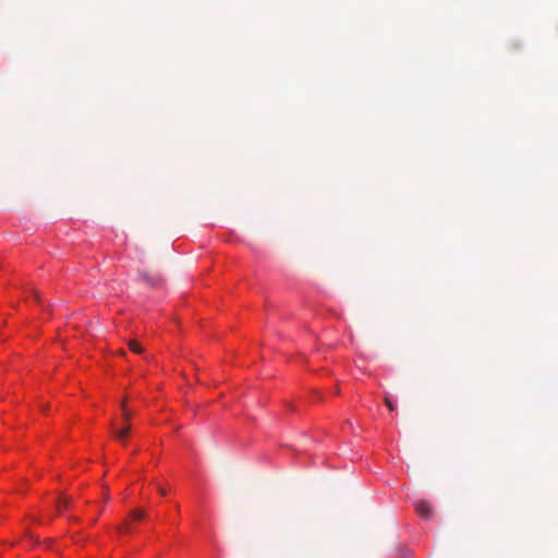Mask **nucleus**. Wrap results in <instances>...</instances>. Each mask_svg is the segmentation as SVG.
I'll return each instance as SVG.
<instances>
[{
  "mask_svg": "<svg viewBox=\"0 0 558 558\" xmlns=\"http://www.w3.org/2000/svg\"><path fill=\"white\" fill-rule=\"evenodd\" d=\"M415 510L418 515L424 519H429L433 515V509L429 502L425 500H418L415 502Z\"/></svg>",
  "mask_w": 558,
  "mask_h": 558,
  "instance_id": "1",
  "label": "nucleus"
},
{
  "mask_svg": "<svg viewBox=\"0 0 558 558\" xmlns=\"http://www.w3.org/2000/svg\"><path fill=\"white\" fill-rule=\"evenodd\" d=\"M72 506V499L65 495L60 496L57 500L56 507L58 512L69 509Z\"/></svg>",
  "mask_w": 558,
  "mask_h": 558,
  "instance_id": "2",
  "label": "nucleus"
},
{
  "mask_svg": "<svg viewBox=\"0 0 558 558\" xmlns=\"http://www.w3.org/2000/svg\"><path fill=\"white\" fill-rule=\"evenodd\" d=\"M140 277L148 284V286H151V287H155L157 286L161 279L158 277V276H151L149 275L148 272L146 271H140Z\"/></svg>",
  "mask_w": 558,
  "mask_h": 558,
  "instance_id": "3",
  "label": "nucleus"
},
{
  "mask_svg": "<svg viewBox=\"0 0 558 558\" xmlns=\"http://www.w3.org/2000/svg\"><path fill=\"white\" fill-rule=\"evenodd\" d=\"M130 430H131V426L129 424H126L125 427H123L122 429L116 430L114 436L119 440L123 441L128 437Z\"/></svg>",
  "mask_w": 558,
  "mask_h": 558,
  "instance_id": "4",
  "label": "nucleus"
},
{
  "mask_svg": "<svg viewBox=\"0 0 558 558\" xmlns=\"http://www.w3.org/2000/svg\"><path fill=\"white\" fill-rule=\"evenodd\" d=\"M128 344L130 350L134 353L141 354L144 352L143 347L136 340H130Z\"/></svg>",
  "mask_w": 558,
  "mask_h": 558,
  "instance_id": "5",
  "label": "nucleus"
},
{
  "mask_svg": "<svg viewBox=\"0 0 558 558\" xmlns=\"http://www.w3.org/2000/svg\"><path fill=\"white\" fill-rule=\"evenodd\" d=\"M131 517L132 519L134 520H142L146 517V512L142 509H134L132 512H131Z\"/></svg>",
  "mask_w": 558,
  "mask_h": 558,
  "instance_id": "6",
  "label": "nucleus"
},
{
  "mask_svg": "<svg viewBox=\"0 0 558 558\" xmlns=\"http://www.w3.org/2000/svg\"><path fill=\"white\" fill-rule=\"evenodd\" d=\"M118 530H119L120 532H130L132 529H131L130 523H129L128 521H125V522L123 523V525H121V526H119V527H118Z\"/></svg>",
  "mask_w": 558,
  "mask_h": 558,
  "instance_id": "7",
  "label": "nucleus"
},
{
  "mask_svg": "<svg viewBox=\"0 0 558 558\" xmlns=\"http://www.w3.org/2000/svg\"><path fill=\"white\" fill-rule=\"evenodd\" d=\"M385 403L386 405L388 407V409L390 411H395L396 410V405L392 403V401L390 400V398L386 397L385 398Z\"/></svg>",
  "mask_w": 558,
  "mask_h": 558,
  "instance_id": "8",
  "label": "nucleus"
},
{
  "mask_svg": "<svg viewBox=\"0 0 558 558\" xmlns=\"http://www.w3.org/2000/svg\"><path fill=\"white\" fill-rule=\"evenodd\" d=\"M122 409L124 418L129 420L131 417V413L125 409L124 404H122Z\"/></svg>",
  "mask_w": 558,
  "mask_h": 558,
  "instance_id": "9",
  "label": "nucleus"
},
{
  "mask_svg": "<svg viewBox=\"0 0 558 558\" xmlns=\"http://www.w3.org/2000/svg\"><path fill=\"white\" fill-rule=\"evenodd\" d=\"M158 492L163 496L166 495V490L162 487H158Z\"/></svg>",
  "mask_w": 558,
  "mask_h": 558,
  "instance_id": "10",
  "label": "nucleus"
},
{
  "mask_svg": "<svg viewBox=\"0 0 558 558\" xmlns=\"http://www.w3.org/2000/svg\"><path fill=\"white\" fill-rule=\"evenodd\" d=\"M33 293H34V296L36 298V300H37V301H40V300H39V296H38V294H37V292H36V291H34Z\"/></svg>",
  "mask_w": 558,
  "mask_h": 558,
  "instance_id": "11",
  "label": "nucleus"
},
{
  "mask_svg": "<svg viewBox=\"0 0 558 558\" xmlns=\"http://www.w3.org/2000/svg\"><path fill=\"white\" fill-rule=\"evenodd\" d=\"M104 499L107 501L109 500V494L107 493L105 496H104Z\"/></svg>",
  "mask_w": 558,
  "mask_h": 558,
  "instance_id": "12",
  "label": "nucleus"
}]
</instances>
